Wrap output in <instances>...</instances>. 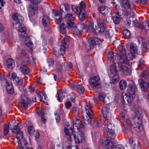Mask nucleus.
<instances>
[{
	"instance_id": "obj_38",
	"label": "nucleus",
	"mask_w": 149,
	"mask_h": 149,
	"mask_svg": "<svg viewBox=\"0 0 149 149\" xmlns=\"http://www.w3.org/2000/svg\"><path fill=\"white\" fill-rule=\"evenodd\" d=\"M23 80L22 78L18 77L15 79V80H14V82L15 84L18 85H21L23 83Z\"/></svg>"
},
{
	"instance_id": "obj_4",
	"label": "nucleus",
	"mask_w": 149,
	"mask_h": 149,
	"mask_svg": "<svg viewBox=\"0 0 149 149\" xmlns=\"http://www.w3.org/2000/svg\"><path fill=\"white\" fill-rule=\"evenodd\" d=\"M100 79L99 76L93 77L89 80V84L91 87L93 88L98 87L100 85Z\"/></svg>"
},
{
	"instance_id": "obj_30",
	"label": "nucleus",
	"mask_w": 149,
	"mask_h": 149,
	"mask_svg": "<svg viewBox=\"0 0 149 149\" xmlns=\"http://www.w3.org/2000/svg\"><path fill=\"white\" fill-rule=\"evenodd\" d=\"M19 143V149H33L32 148H28V143L26 141H24Z\"/></svg>"
},
{
	"instance_id": "obj_22",
	"label": "nucleus",
	"mask_w": 149,
	"mask_h": 149,
	"mask_svg": "<svg viewBox=\"0 0 149 149\" xmlns=\"http://www.w3.org/2000/svg\"><path fill=\"white\" fill-rule=\"evenodd\" d=\"M86 113L90 118H92L93 117L94 113L90 107L88 105H86L85 107Z\"/></svg>"
},
{
	"instance_id": "obj_10",
	"label": "nucleus",
	"mask_w": 149,
	"mask_h": 149,
	"mask_svg": "<svg viewBox=\"0 0 149 149\" xmlns=\"http://www.w3.org/2000/svg\"><path fill=\"white\" fill-rule=\"evenodd\" d=\"M122 63H124L120 62L119 61L118 62V67L119 70L122 71L125 75L127 76L129 75L131 73V70L126 66H124L123 67Z\"/></svg>"
},
{
	"instance_id": "obj_33",
	"label": "nucleus",
	"mask_w": 149,
	"mask_h": 149,
	"mask_svg": "<svg viewBox=\"0 0 149 149\" xmlns=\"http://www.w3.org/2000/svg\"><path fill=\"white\" fill-rule=\"evenodd\" d=\"M119 85L120 88L121 89L123 90L126 88L127 83L125 80L123 79L120 81Z\"/></svg>"
},
{
	"instance_id": "obj_54",
	"label": "nucleus",
	"mask_w": 149,
	"mask_h": 149,
	"mask_svg": "<svg viewBox=\"0 0 149 149\" xmlns=\"http://www.w3.org/2000/svg\"><path fill=\"white\" fill-rule=\"evenodd\" d=\"M72 21H68L66 24L67 28L69 29L71 28L74 24V22H72Z\"/></svg>"
},
{
	"instance_id": "obj_24",
	"label": "nucleus",
	"mask_w": 149,
	"mask_h": 149,
	"mask_svg": "<svg viewBox=\"0 0 149 149\" xmlns=\"http://www.w3.org/2000/svg\"><path fill=\"white\" fill-rule=\"evenodd\" d=\"M7 79H6V80L7 91L10 94H12L13 93L14 91L13 86L8 81Z\"/></svg>"
},
{
	"instance_id": "obj_46",
	"label": "nucleus",
	"mask_w": 149,
	"mask_h": 149,
	"mask_svg": "<svg viewBox=\"0 0 149 149\" xmlns=\"http://www.w3.org/2000/svg\"><path fill=\"white\" fill-rule=\"evenodd\" d=\"M35 59L32 57L30 58L29 57H28L27 58L26 61L29 64H33L35 63Z\"/></svg>"
},
{
	"instance_id": "obj_47",
	"label": "nucleus",
	"mask_w": 149,
	"mask_h": 149,
	"mask_svg": "<svg viewBox=\"0 0 149 149\" xmlns=\"http://www.w3.org/2000/svg\"><path fill=\"white\" fill-rule=\"evenodd\" d=\"M105 96L106 95L104 93H100L99 96L100 101L105 103L104 98Z\"/></svg>"
},
{
	"instance_id": "obj_53",
	"label": "nucleus",
	"mask_w": 149,
	"mask_h": 149,
	"mask_svg": "<svg viewBox=\"0 0 149 149\" xmlns=\"http://www.w3.org/2000/svg\"><path fill=\"white\" fill-rule=\"evenodd\" d=\"M112 79L113 82L118 81L120 79L119 75L117 74L114 75Z\"/></svg>"
},
{
	"instance_id": "obj_2",
	"label": "nucleus",
	"mask_w": 149,
	"mask_h": 149,
	"mask_svg": "<svg viewBox=\"0 0 149 149\" xmlns=\"http://www.w3.org/2000/svg\"><path fill=\"white\" fill-rule=\"evenodd\" d=\"M141 113V111L140 109H136L135 113L136 116L134 119L132 120V122L133 123L132 126L134 129L137 132H139L141 129H142L143 127L142 126V121L139 118V116H140Z\"/></svg>"
},
{
	"instance_id": "obj_1",
	"label": "nucleus",
	"mask_w": 149,
	"mask_h": 149,
	"mask_svg": "<svg viewBox=\"0 0 149 149\" xmlns=\"http://www.w3.org/2000/svg\"><path fill=\"white\" fill-rule=\"evenodd\" d=\"M130 83L131 84L128 85V92L127 93H123L121 95V102L124 104H125V99L128 102H131L134 97V95L136 90V86L132 80H130Z\"/></svg>"
},
{
	"instance_id": "obj_36",
	"label": "nucleus",
	"mask_w": 149,
	"mask_h": 149,
	"mask_svg": "<svg viewBox=\"0 0 149 149\" xmlns=\"http://www.w3.org/2000/svg\"><path fill=\"white\" fill-rule=\"evenodd\" d=\"M25 43L26 46L30 47L31 48H32L33 47V44L30 40L29 37H27L26 38Z\"/></svg>"
},
{
	"instance_id": "obj_64",
	"label": "nucleus",
	"mask_w": 149,
	"mask_h": 149,
	"mask_svg": "<svg viewBox=\"0 0 149 149\" xmlns=\"http://www.w3.org/2000/svg\"><path fill=\"white\" fill-rule=\"evenodd\" d=\"M115 149H125L124 147L121 144L117 145L115 148Z\"/></svg>"
},
{
	"instance_id": "obj_39",
	"label": "nucleus",
	"mask_w": 149,
	"mask_h": 149,
	"mask_svg": "<svg viewBox=\"0 0 149 149\" xmlns=\"http://www.w3.org/2000/svg\"><path fill=\"white\" fill-rule=\"evenodd\" d=\"M10 125V124H9L8 125L6 124L4 125L3 127V132L5 136L7 135L8 133L9 132V126Z\"/></svg>"
},
{
	"instance_id": "obj_63",
	"label": "nucleus",
	"mask_w": 149,
	"mask_h": 149,
	"mask_svg": "<svg viewBox=\"0 0 149 149\" xmlns=\"http://www.w3.org/2000/svg\"><path fill=\"white\" fill-rule=\"evenodd\" d=\"M64 65L65 66H68L69 68H71L72 67V65L70 62H66L64 63Z\"/></svg>"
},
{
	"instance_id": "obj_37",
	"label": "nucleus",
	"mask_w": 149,
	"mask_h": 149,
	"mask_svg": "<svg viewBox=\"0 0 149 149\" xmlns=\"http://www.w3.org/2000/svg\"><path fill=\"white\" fill-rule=\"evenodd\" d=\"M100 12L102 14H106L108 12V8L105 6H102L100 8Z\"/></svg>"
},
{
	"instance_id": "obj_57",
	"label": "nucleus",
	"mask_w": 149,
	"mask_h": 149,
	"mask_svg": "<svg viewBox=\"0 0 149 149\" xmlns=\"http://www.w3.org/2000/svg\"><path fill=\"white\" fill-rule=\"evenodd\" d=\"M59 12L58 10H54L53 11V13L54 14V15L56 17H59L62 16V14L61 12L60 11Z\"/></svg>"
},
{
	"instance_id": "obj_29",
	"label": "nucleus",
	"mask_w": 149,
	"mask_h": 149,
	"mask_svg": "<svg viewBox=\"0 0 149 149\" xmlns=\"http://www.w3.org/2000/svg\"><path fill=\"white\" fill-rule=\"evenodd\" d=\"M68 29L64 23H62L59 26V31L60 33L63 34L66 33V31Z\"/></svg>"
},
{
	"instance_id": "obj_17",
	"label": "nucleus",
	"mask_w": 149,
	"mask_h": 149,
	"mask_svg": "<svg viewBox=\"0 0 149 149\" xmlns=\"http://www.w3.org/2000/svg\"><path fill=\"white\" fill-rule=\"evenodd\" d=\"M38 9L37 6H34L33 5H30L29 7V16L30 17V16L33 15L37 13V10Z\"/></svg>"
},
{
	"instance_id": "obj_28",
	"label": "nucleus",
	"mask_w": 149,
	"mask_h": 149,
	"mask_svg": "<svg viewBox=\"0 0 149 149\" xmlns=\"http://www.w3.org/2000/svg\"><path fill=\"white\" fill-rule=\"evenodd\" d=\"M64 8L65 9L66 12H68L70 10V6L67 3H65L61 5L60 6V11L61 13L64 12Z\"/></svg>"
},
{
	"instance_id": "obj_43",
	"label": "nucleus",
	"mask_w": 149,
	"mask_h": 149,
	"mask_svg": "<svg viewBox=\"0 0 149 149\" xmlns=\"http://www.w3.org/2000/svg\"><path fill=\"white\" fill-rule=\"evenodd\" d=\"M74 18V15L71 14L67 13L66 16V19L68 21H73Z\"/></svg>"
},
{
	"instance_id": "obj_49",
	"label": "nucleus",
	"mask_w": 149,
	"mask_h": 149,
	"mask_svg": "<svg viewBox=\"0 0 149 149\" xmlns=\"http://www.w3.org/2000/svg\"><path fill=\"white\" fill-rule=\"evenodd\" d=\"M11 131L15 134H17V132L20 131L19 127L17 125L14 126L13 128L11 129Z\"/></svg>"
},
{
	"instance_id": "obj_11",
	"label": "nucleus",
	"mask_w": 149,
	"mask_h": 149,
	"mask_svg": "<svg viewBox=\"0 0 149 149\" xmlns=\"http://www.w3.org/2000/svg\"><path fill=\"white\" fill-rule=\"evenodd\" d=\"M137 46L136 44L132 43L130 45V50L131 53L128 54V56L130 58H133L135 57V54L134 53H136L137 52Z\"/></svg>"
},
{
	"instance_id": "obj_52",
	"label": "nucleus",
	"mask_w": 149,
	"mask_h": 149,
	"mask_svg": "<svg viewBox=\"0 0 149 149\" xmlns=\"http://www.w3.org/2000/svg\"><path fill=\"white\" fill-rule=\"evenodd\" d=\"M107 135L109 137L112 139H114L116 136V135L115 134L114 131L111 132L107 133Z\"/></svg>"
},
{
	"instance_id": "obj_7",
	"label": "nucleus",
	"mask_w": 149,
	"mask_h": 149,
	"mask_svg": "<svg viewBox=\"0 0 149 149\" xmlns=\"http://www.w3.org/2000/svg\"><path fill=\"white\" fill-rule=\"evenodd\" d=\"M61 45L60 46V52L62 55L65 53V49L68 48L69 44V40L66 38H64L61 42Z\"/></svg>"
},
{
	"instance_id": "obj_48",
	"label": "nucleus",
	"mask_w": 149,
	"mask_h": 149,
	"mask_svg": "<svg viewBox=\"0 0 149 149\" xmlns=\"http://www.w3.org/2000/svg\"><path fill=\"white\" fill-rule=\"evenodd\" d=\"M28 131L29 134L30 135H32L35 132L33 127L31 126H30L28 127Z\"/></svg>"
},
{
	"instance_id": "obj_25",
	"label": "nucleus",
	"mask_w": 149,
	"mask_h": 149,
	"mask_svg": "<svg viewBox=\"0 0 149 149\" xmlns=\"http://www.w3.org/2000/svg\"><path fill=\"white\" fill-rule=\"evenodd\" d=\"M43 25L45 27H48L50 25L49 20L47 15H45L43 17L42 20Z\"/></svg>"
},
{
	"instance_id": "obj_5",
	"label": "nucleus",
	"mask_w": 149,
	"mask_h": 149,
	"mask_svg": "<svg viewBox=\"0 0 149 149\" xmlns=\"http://www.w3.org/2000/svg\"><path fill=\"white\" fill-rule=\"evenodd\" d=\"M109 106L108 105L103 107L102 109V114L105 120H110L111 117V114L109 112Z\"/></svg>"
},
{
	"instance_id": "obj_44",
	"label": "nucleus",
	"mask_w": 149,
	"mask_h": 149,
	"mask_svg": "<svg viewBox=\"0 0 149 149\" xmlns=\"http://www.w3.org/2000/svg\"><path fill=\"white\" fill-rule=\"evenodd\" d=\"M57 100L60 102H61L63 98L65 97V95H63V93L61 92L60 93H58Z\"/></svg>"
},
{
	"instance_id": "obj_59",
	"label": "nucleus",
	"mask_w": 149,
	"mask_h": 149,
	"mask_svg": "<svg viewBox=\"0 0 149 149\" xmlns=\"http://www.w3.org/2000/svg\"><path fill=\"white\" fill-rule=\"evenodd\" d=\"M147 45L146 43L145 42H143L141 45V48L142 51L143 52H145L147 48Z\"/></svg>"
},
{
	"instance_id": "obj_19",
	"label": "nucleus",
	"mask_w": 149,
	"mask_h": 149,
	"mask_svg": "<svg viewBox=\"0 0 149 149\" xmlns=\"http://www.w3.org/2000/svg\"><path fill=\"white\" fill-rule=\"evenodd\" d=\"M120 116L122 119L125 121V120H126V121L125 122V124L127 125L128 126L130 127H132V121H131L129 119H127L126 114L125 113H124L123 112H121L120 113Z\"/></svg>"
},
{
	"instance_id": "obj_15",
	"label": "nucleus",
	"mask_w": 149,
	"mask_h": 149,
	"mask_svg": "<svg viewBox=\"0 0 149 149\" xmlns=\"http://www.w3.org/2000/svg\"><path fill=\"white\" fill-rule=\"evenodd\" d=\"M13 19L16 22V23H21L24 21V18L23 17L17 13H14L12 16Z\"/></svg>"
},
{
	"instance_id": "obj_21",
	"label": "nucleus",
	"mask_w": 149,
	"mask_h": 149,
	"mask_svg": "<svg viewBox=\"0 0 149 149\" xmlns=\"http://www.w3.org/2000/svg\"><path fill=\"white\" fill-rule=\"evenodd\" d=\"M89 43L92 45H99L101 42V40L96 38L92 37L88 40Z\"/></svg>"
},
{
	"instance_id": "obj_16",
	"label": "nucleus",
	"mask_w": 149,
	"mask_h": 149,
	"mask_svg": "<svg viewBox=\"0 0 149 149\" xmlns=\"http://www.w3.org/2000/svg\"><path fill=\"white\" fill-rule=\"evenodd\" d=\"M94 23L93 22H90L87 25H85V28L84 29L85 30L86 32L89 31H92L93 32H96V28H95L94 27Z\"/></svg>"
},
{
	"instance_id": "obj_8",
	"label": "nucleus",
	"mask_w": 149,
	"mask_h": 149,
	"mask_svg": "<svg viewBox=\"0 0 149 149\" xmlns=\"http://www.w3.org/2000/svg\"><path fill=\"white\" fill-rule=\"evenodd\" d=\"M85 28V25L83 24H79L76 26H73L72 31L75 35H79L81 33L82 30Z\"/></svg>"
},
{
	"instance_id": "obj_9",
	"label": "nucleus",
	"mask_w": 149,
	"mask_h": 149,
	"mask_svg": "<svg viewBox=\"0 0 149 149\" xmlns=\"http://www.w3.org/2000/svg\"><path fill=\"white\" fill-rule=\"evenodd\" d=\"M73 139H75V142L77 143H80L85 142V137L84 132L81 131H79L77 137L75 134V136Z\"/></svg>"
},
{
	"instance_id": "obj_20",
	"label": "nucleus",
	"mask_w": 149,
	"mask_h": 149,
	"mask_svg": "<svg viewBox=\"0 0 149 149\" xmlns=\"http://www.w3.org/2000/svg\"><path fill=\"white\" fill-rule=\"evenodd\" d=\"M105 30L104 24L103 23L99 22L97 23V27H96V32L99 33H103Z\"/></svg>"
},
{
	"instance_id": "obj_3",
	"label": "nucleus",
	"mask_w": 149,
	"mask_h": 149,
	"mask_svg": "<svg viewBox=\"0 0 149 149\" xmlns=\"http://www.w3.org/2000/svg\"><path fill=\"white\" fill-rule=\"evenodd\" d=\"M118 48L119 52L122 53L120 56L119 61L121 63H127L128 62V60L126 55L125 49L123 48V46L121 45H119L118 46Z\"/></svg>"
},
{
	"instance_id": "obj_32",
	"label": "nucleus",
	"mask_w": 149,
	"mask_h": 149,
	"mask_svg": "<svg viewBox=\"0 0 149 149\" xmlns=\"http://www.w3.org/2000/svg\"><path fill=\"white\" fill-rule=\"evenodd\" d=\"M20 69L21 71L24 74H27L29 73V69L28 67L25 65H22Z\"/></svg>"
},
{
	"instance_id": "obj_6",
	"label": "nucleus",
	"mask_w": 149,
	"mask_h": 149,
	"mask_svg": "<svg viewBox=\"0 0 149 149\" xmlns=\"http://www.w3.org/2000/svg\"><path fill=\"white\" fill-rule=\"evenodd\" d=\"M19 102V104L23 109L26 110L28 107L30 100L25 96H22Z\"/></svg>"
},
{
	"instance_id": "obj_41",
	"label": "nucleus",
	"mask_w": 149,
	"mask_h": 149,
	"mask_svg": "<svg viewBox=\"0 0 149 149\" xmlns=\"http://www.w3.org/2000/svg\"><path fill=\"white\" fill-rule=\"evenodd\" d=\"M77 88L78 91L80 93H83L85 90L84 87L79 85H77Z\"/></svg>"
},
{
	"instance_id": "obj_13",
	"label": "nucleus",
	"mask_w": 149,
	"mask_h": 149,
	"mask_svg": "<svg viewBox=\"0 0 149 149\" xmlns=\"http://www.w3.org/2000/svg\"><path fill=\"white\" fill-rule=\"evenodd\" d=\"M13 26L14 28L17 29L18 31L20 32L23 31H26V28L24 25L21 23H16L13 24Z\"/></svg>"
},
{
	"instance_id": "obj_31",
	"label": "nucleus",
	"mask_w": 149,
	"mask_h": 149,
	"mask_svg": "<svg viewBox=\"0 0 149 149\" xmlns=\"http://www.w3.org/2000/svg\"><path fill=\"white\" fill-rule=\"evenodd\" d=\"M41 94L43 95V94L40 92L37 95L34 96L32 98V100L34 102H38L41 101L42 98Z\"/></svg>"
},
{
	"instance_id": "obj_50",
	"label": "nucleus",
	"mask_w": 149,
	"mask_h": 149,
	"mask_svg": "<svg viewBox=\"0 0 149 149\" xmlns=\"http://www.w3.org/2000/svg\"><path fill=\"white\" fill-rule=\"evenodd\" d=\"M75 125L78 129L80 128L82 126V123L81 120L80 119L77 120L75 121Z\"/></svg>"
},
{
	"instance_id": "obj_18",
	"label": "nucleus",
	"mask_w": 149,
	"mask_h": 149,
	"mask_svg": "<svg viewBox=\"0 0 149 149\" xmlns=\"http://www.w3.org/2000/svg\"><path fill=\"white\" fill-rule=\"evenodd\" d=\"M103 144L107 149H112L114 147L113 142L109 139H107L105 140Z\"/></svg>"
},
{
	"instance_id": "obj_62",
	"label": "nucleus",
	"mask_w": 149,
	"mask_h": 149,
	"mask_svg": "<svg viewBox=\"0 0 149 149\" xmlns=\"http://www.w3.org/2000/svg\"><path fill=\"white\" fill-rule=\"evenodd\" d=\"M136 2L139 4H146L147 3V0H137Z\"/></svg>"
},
{
	"instance_id": "obj_40",
	"label": "nucleus",
	"mask_w": 149,
	"mask_h": 149,
	"mask_svg": "<svg viewBox=\"0 0 149 149\" xmlns=\"http://www.w3.org/2000/svg\"><path fill=\"white\" fill-rule=\"evenodd\" d=\"M72 11L77 14L79 13V12L81 9L80 7L74 5L72 6Z\"/></svg>"
},
{
	"instance_id": "obj_34",
	"label": "nucleus",
	"mask_w": 149,
	"mask_h": 149,
	"mask_svg": "<svg viewBox=\"0 0 149 149\" xmlns=\"http://www.w3.org/2000/svg\"><path fill=\"white\" fill-rule=\"evenodd\" d=\"M16 134L17 135L16 137V138L18 141V147H19V143L22 142L23 141H25V140L23 141H21V140L22 139V137L23 136V133L22 132L20 131V132H17V134Z\"/></svg>"
},
{
	"instance_id": "obj_56",
	"label": "nucleus",
	"mask_w": 149,
	"mask_h": 149,
	"mask_svg": "<svg viewBox=\"0 0 149 149\" xmlns=\"http://www.w3.org/2000/svg\"><path fill=\"white\" fill-rule=\"evenodd\" d=\"M112 19L113 20V22L116 24H117L119 23L120 22V18L118 17L115 16L112 17Z\"/></svg>"
},
{
	"instance_id": "obj_51",
	"label": "nucleus",
	"mask_w": 149,
	"mask_h": 149,
	"mask_svg": "<svg viewBox=\"0 0 149 149\" xmlns=\"http://www.w3.org/2000/svg\"><path fill=\"white\" fill-rule=\"evenodd\" d=\"M112 32L111 31L109 30H106L105 31V36L107 37L110 38L112 35Z\"/></svg>"
},
{
	"instance_id": "obj_14",
	"label": "nucleus",
	"mask_w": 149,
	"mask_h": 149,
	"mask_svg": "<svg viewBox=\"0 0 149 149\" xmlns=\"http://www.w3.org/2000/svg\"><path fill=\"white\" fill-rule=\"evenodd\" d=\"M121 6L123 8L126 10H131L133 8V6L130 3L128 0H123L121 2Z\"/></svg>"
},
{
	"instance_id": "obj_27",
	"label": "nucleus",
	"mask_w": 149,
	"mask_h": 149,
	"mask_svg": "<svg viewBox=\"0 0 149 149\" xmlns=\"http://www.w3.org/2000/svg\"><path fill=\"white\" fill-rule=\"evenodd\" d=\"M6 65L8 68H13L15 65V61L12 58L8 59L7 61Z\"/></svg>"
},
{
	"instance_id": "obj_23",
	"label": "nucleus",
	"mask_w": 149,
	"mask_h": 149,
	"mask_svg": "<svg viewBox=\"0 0 149 149\" xmlns=\"http://www.w3.org/2000/svg\"><path fill=\"white\" fill-rule=\"evenodd\" d=\"M78 14L79 19L82 21L84 20L85 18L88 16L87 12L84 9H81Z\"/></svg>"
},
{
	"instance_id": "obj_55",
	"label": "nucleus",
	"mask_w": 149,
	"mask_h": 149,
	"mask_svg": "<svg viewBox=\"0 0 149 149\" xmlns=\"http://www.w3.org/2000/svg\"><path fill=\"white\" fill-rule=\"evenodd\" d=\"M138 65L139 67L142 68L146 65L145 61L142 59H140L139 63Z\"/></svg>"
},
{
	"instance_id": "obj_42",
	"label": "nucleus",
	"mask_w": 149,
	"mask_h": 149,
	"mask_svg": "<svg viewBox=\"0 0 149 149\" xmlns=\"http://www.w3.org/2000/svg\"><path fill=\"white\" fill-rule=\"evenodd\" d=\"M110 69L111 72L113 74H116L117 73V70L116 69L115 64H113L110 66Z\"/></svg>"
},
{
	"instance_id": "obj_58",
	"label": "nucleus",
	"mask_w": 149,
	"mask_h": 149,
	"mask_svg": "<svg viewBox=\"0 0 149 149\" xmlns=\"http://www.w3.org/2000/svg\"><path fill=\"white\" fill-rule=\"evenodd\" d=\"M10 77L13 79V81L15 80L16 78L18 77H17L16 74L15 73H12L11 75L9 74L8 76L7 77V78L9 79Z\"/></svg>"
},
{
	"instance_id": "obj_35",
	"label": "nucleus",
	"mask_w": 149,
	"mask_h": 149,
	"mask_svg": "<svg viewBox=\"0 0 149 149\" xmlns=\"http://www.w3.org/2000/svg\"><path fill=\"white\" fill-rule=\"evenodd\" d=\"M114 125L111 123H108L107 125V133L111 132L114 131Z\"/></svg>"
},
{
	"instance_id": "obj_45",
	"label": "nucleus",
	"mask_w": 149,
	"mask_h": 149,
	"mask_svg": "<svg viewBox=\"0 0 149 149\" xmlns=\"http://www.w3.org/2000/svg\"><path fill=\"white\" fill-rule=\"evenodd\" d=\"M123 35L127 38H129L131 36V33L130 31L127 29L124 30L123 31Z\"/></svg>"
},
{
	"instance_id": "obj_61",
	"label": "nucleus",
	"mask_w": 149,
	"mask_h": 149,
	"mask_svg": "<svg viewBox=\"0 0 149 149\" xmlns=\"http://www.w3.org/2000/svg\"><path fill=\"white\" fill-rule=\"evenodd\" d=\"M141 76V77L146 79H148L149 77V75L147 72L142 74Z\"/></svg>"
},
{
	"instance_id": "obj_26",
	"label": "nucleus",
	"mask_w": 149,
	"mask_h": 149,
	"mask_svg": "<svg viewBox=\"0 0 149 149\" xmlns=\"http://www.w3.org/2000/svg\"><path fill=\"white\" fill-rule=\"evenodd\" d=\"M140 29L142 30H145L147 31V28H149V22L147 20L145 21L144 23L141 22L140 23Z\"/></svg>"
},
{
	"instance_id": "obj_12",
	"label": "nucleus",
	"mask_w": 149,
	"mask_h": 149,
	"mask_svg": "<svg viewBox=\"0 0 149 149\" xmlns=\"http://www.w3.org/2000/svg\"><path fill=\"white\" fill-rule=\"evenodd\" d=\"M64 131L65 134L68 136L70 140L71 141L75 136L74 131L72 129H69L66 127L64 128Z\"/></svg>"
},
{
	"instance_id": "obj_60",
	"label": "nucleus",
	"mask_w": 149,
	"mask_h": 149,
	"mask_svg": "<svg viewBox=\"0 0 149 149\" xmlns=\"http://www.w3.org/2000/svg\"><path fill=\"white\" fill-rule=\"evenodd\" d=\"M138 81L140 87L141 88L143 87L144 84V80L141 79H140Z\"/></svg>"
}]
</instances>
